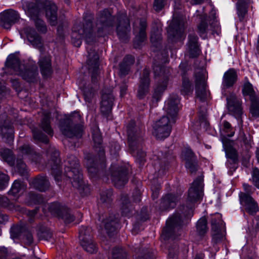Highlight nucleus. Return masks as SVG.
<instances>
[{"mask_svg": "<svg viewBox=\"0 0 259 259\" xmlns=\"http://www.w3.org/2000/svg\"><path fill=\"white\" fill-rule=\"evenodd\" d=\"M80 244L84 249L90 253H94L97 251L96 244L94 243L93 240L89 241V242H82Z\"/></svg>", "mask_w": 259, "mask_h": 259, "instance_id": "61", "label": "nucleus"}, {"mask_svg": "<svg viewBox=\"0 0 259 259\" xmlns=\"http://www.w3.org/2000/svg\"><path fill=\"white\" fill-rule=\"evenodd\" d=\"M168 81V77L164 76L163 77V80L158 83L157 86L154 89V93L153 94V102L155 101L156 103H157L161 99L163 92L166 89Z\"/></svg>", "mask_w": 259, "mask_h": 259, "instance_id": "34", "label": "nucleus"}, {"mask_svg": "<svg viewBox=\"0 0 259 259\" xmlns=\"http://www.w3.org/2000/svg\"><path fill=\"white\" fill-rule=\"evenodd\" d=\"M161 63L159 62H155L154 61L153 62V72L154 74V77L156 78L157 77H161L162 81L163 80V77L164 76H166L168 77V76L164 74V68L161 65Z\"/></svg>", "mask_w": 259, "mask_h": 259, "instance_id": "54", "label": "nucleus"}, {"mask_svg": "<svg viewBox=\"0 0 259 259\" xmlns=\"http://www.w3.org/2000/svg\"><path fill=\"white\" fill-rule=\"evenodd\" d=\"M179 199V196L178 195L172 193L167 194L161 199L159 209L164 211L174 208L176 206Z\"/></svg>", "mask_w": 259, "mask_h": 259, "instance_id": "30", "label": "nucleus"}, {"mask_svg": "<svg viewBox=\"0 0 259 259\" xmlns=\"http://www.w3.org/2000/svg\"><path fill=\"white\" fill-rule=\"evenodd\" d=\"M30 185L34 189L40 192L48 190L50 187V183L47 177L42 175H39L34 178L30 182Z\"/></svg>", "mask_w": 259, "mask_h": 259, "instance_id": "27", "label": "nucleus"}, {"mask_svg": "<svg viewBox=\"0 0 259 259\" xmlns=\"http://www.w3.org/2000/svg\"><path fill=\"white\" fill-rule=\"evenodd\" d=\"M48 209L52 214L62 219L65 224H69L74 220V216L70 210L59 202H54L48 204Z\"/></svg>", "mask_w": 259, "mask_h": 259, "instance_id": "11", "label": "nucleus"}, {"mask_svg": "<svg viewBox=\"0 0 259 259\" xmlns=\"http://www.w3.org/2000/svg\"><path fill=\"white\" fill-rule=\"evenodd\" d=\"M116 28L117 35L120 41L126 42L129 39L130 25L129 20L125 15H121L118 19Z\"/></svg>", "mask_w": 259, "mask_h": 259, "instance_id": "20", "label": "nucleus"}, {"mask_svg": "<svg viewBox=\"0 0 259 259\" xmlns=\"http://www.w3.org/2000/svg\"><path fill=\"white\" fill-rule=\"evenodd\" d=\"M93 232L92 228L89 227L82 226L79 231V239L80 243L89 242L93 240Z\"/></svg>", "mask_w": 259, "mask_h": 259, "instance_id": "38", "label": "nucleus"}, {"mask_svg": "<svg viewBox=\"0 0 259 259\" xmlns=\"http://www.w3.org/2000/svg\"><path fill=\"white\" fill-rule=\"evenodd\" d=\"M153 128L156 137L161 140L169 136L172 126L168 117L163 116L156 121Z\"/></svg>", "mask_w": 259, "mask_h": 259, "instance_id": "12", "label": "nucleus"}, {"mask_svg": "<svg viewBox=\"0 0 259 259\" xmlns=\"http://www.w3.org/2000/svg\"><path fill=\"white\" fill-rule=\"evenodd\" d=\"M6 66L12 69L14 71L19 72L23 64L20 63L19 59L14 54L10 55L5 63Z\"/></svg>", "mask_w": 259, "mask_h": 259, "instance_id": "36", "label": "nucleus"}, {"mask_svg": "<svg viewBox=\"0 0 259 259\" xmlns=\"http://www.w3.org/2000/svg\"><path fill=\"white\" fill-rule=\"evenodd\" d=\"M81 116L78 112H74L60 121V128L65 136L72 138H81L84 127L80 123Z\"/></svg>", "mask_w": 259, "mask_h": 259, "instance_id": "4", "label": "nucleus"}, {"mask_svg": "<svg viewBox=\"0 0 259 259\" xmlns=\"http://www.w3.org/2000/svg\"><path fill=\"white\" fill-rule=\"evenodd\" d=\"M196 232L200 237H204L206 234L208 228L207 227V221L205 217L201 218L197 222Z\"/></svg>", "mask_w": 259, "mask_h": 259, "instance_id": "41", "label": "nucleus"}, {"mask_svg": "<svg viewBox=\"0 0 259 259\" xmlns=\"http://www.w3.org/2000/svg\"><path fill=\"white\" fill-rule=\"evenodd\" d=\"M1 132L4 141L9 145L12 144L14 140V130L12 126L10 124L3 126Z\"/></svg>", "mask_w": 259, "mask_h": 259, "instance_id": "37", "label": "nucleus"}, {"mask_svg": "<svg viewBox=\"0 0 259 259\" xmlns=\"http://www.w3.org/2000/svg\"><path fill=\"white\" fill-rule=\"evenodd\" d=\"M135 63V57L134 55H126L118 64V74L119 76L124 77L129 74Z\"/></svg>", "mask_w": 259, "mask_h": 259, "instance_id": "23", "label": "nucleus"}, {"mask_svg": "<svg viewBox=\"0 0 259 259\" xmlns=\"http://www.w3.org/2000/svg\"><path fill=\"white\" fill-rule=\"evenodd\" d=\"M185 166L191 174H195L198 169V160L194 152L190 149H186L184 152Z\"/></svg>", "mask_w": 259, "mask_h": 259, "instance_id": "24", "label": "nucleus"}, {"mask_svg": "<svg viewBox=\"0 0 259 259\" xmlns=\"http://www.w3.org/2000/svg\"><path fill=\"white\" fill-rule=\"evenodd\" d=\"M18 152V156H25L29 158L32 157L35 154V152L32 147L28 144H24L19 147Z\"/></svg>", "mask_w": 259, "mask_h": 259, "instance_id": "45", "label": "nucleus"}, {"mask_svg": "<svg viewBox=\"0 0 259 259\" xmlns=\"http://www.w3.org/2000/svg\"><path fill=\"white\" fill-rule=\"evenodd\" d=\"M229 111L237 119L241 118L242 108L241 102L234 94H231L227 98Z\"/></svg>", "mask_w": 259, "mask_h": 259, "instance_id": "21", "label": "nucleus"}, {"mask_svg": "<svg viewBox=\"0 0 259 259\" xmlns=\"http://www.w3.org/2000/svg\"><path fill=\"white\" fill-rule=\"evenodd\" d=\"M46 15L51 25H56L57 21V7L53 2L46 1L45 3Z\"/></svg>", "mask_w": 259, "mask_h": 259, "instance_id": "31", "label": "nucleus"}, {"mask_svg": "<svg viewBox=\"0 0 259 259\" xmlns=\"http://www.w3.org/2000/svg\"><path fill=\"white\" fill-rule=\"evenodd\" d=\"M185 20L182 15H177L176 13L174 14L167 30L169 40L174 42L185 38Z\"/></svg>", "mask_w": 259, "mask_h": 259, "instance_id": "8", "label": "nucleus"}, {"mask_svg": "<svg viewBox=\"0 0 259 259\" xmlns=\"http://www.w3.org/2000/svg\"><path fill=\"white\" fill-rule=\"evenodd\" d=\"M154 54L155 55L153 60L155 62L161 64L166 63L168 62V52L167 50H153Z\"/></svg>", "mask_w": 259, "mask_h": 259, "instance_id": "44", "label": "nucleus"}, {"mask_svg": "<svg viewBox=\"0 0 259 259\" xmlns=\"http://www.w3.org/2000/svg\"><path fill=\"white\" fill-rule=\"evenodd\" d=\"M38 64L40 73L43 77L45 78L50 77L53 72L51 56L48 55L41 57L39 60Z\"/></svg>", "mask_w": 259, "mask_h": 259, "instance_id": "28", "label": "nucleus"}, {"mask_svg": "<svg viewBox=\"0 0 259 259\" xmlns=\"http://www.w3.org/2000/svg\"><path fill=\"white\" fill-rule=\"evenodd\" d=\"M161 40L160 30L157 29L156 31H152L151 35V42L153 46L158 47V45Z\"/></svg>", "mask_w": 259, "mask_h": 259, "instance_id": "59", "label": "nucleus"}, {"mask_svg": "<svg viewBox=\"0 0 259 259\" xmlns=\"http://www.w3.org/2000/svg\"><path fill=\"white\" fill-rule=\"evenodd\" d=\"M111 259H127V253L123 248L115 247L112 250Z\"/></svg>", "mask_w": 259, "mask_h": 259, "instance_id": "52", "label": "nucleus"}, {"mask_svg": "<svg viewBox=\"0 0 259 259\" xmlns=\"http://www.w3.org/2000/svg\"><path fill=\"white\" fill-rule=\"evenodd\" d=\"M26 189L24 184L19 181L15 180L8 191V194L17 199L24 192Z\"/></svg>", "mask_w": 259, "mask_h": 259, "instance_id": "33", "label": "nucleus"}, {"mask_svg": "<svg viewBox=\"0 0 259 259\" xmlns=\"http://www.w3.org/2000/svg\"><path fill=\"white\" fill-rule=\"evenodd\" d=\"M10 180L9 176L2 171H0V190H3L5 189Z\"/></svg>", "mask_w": 259, "mask_h": 259, "instance_id": "63", "label": "nucleus"}, {"mask_svg": "<svg viewBox=\"0 0 259 259\" xmlns=\"http://www.w3.org/2000/svg\"><path fill=\"white\" fill-rule=\"evenodd\" d=\"M203 182L201 176L193 181L188 191L186 205H181L179 210L167 220L162 234L164 240L179 236L183 227L189 224L193 215L194 204L201 200L203 196Z\"/></svg>", "mask_w": 259, "mask_h": 259, "instance_id": "1", "label": "nucleus"}, {"mask_svg": "<svg viewBox=\"0 0 259 259\" xmlns=\"http://www.w3.org/2000/svg\"><path fill=\"white\" fill-rule=\"evenodd\" d=\"M252 180L253 185L259 189V169L254 167L252 171Z\"/></svg>", "mask_w": 259, "mask_h": 259, "instance_id": "64", "label": "nucleus"}, {"mask_svg": "<svg viewBox=\"0 0 259 259\" xmlns=\"http://www.w3.org/2000/svg\"><path fill=\"white\" fill-rule=\"evenodd\" d=\"M33 134V137L35 140L44 143L45 144H48L49 140L48 137L44 134L37 127H34L32 130Z\"/></svg>", "mask_w": 259, "mask_h": 259, "instance_id": "49", "label": "nucleus"}, {"mask_svg": "<svg viewBox=\"0 0 259 259\" xmlns=\"http://www.w3.org/2000/svg\"><path fill=\"white\" fill-rule=\"evenodd\" d=\"M16 167L19 173L22 176H25L27 174V166L23 159L18 157L16 161Z\"/></svg>", "mask_w": 259, "mask_h": 259, "instance_id": "57", "label": "nucleus"}, {"mask_svg": "<svg viewBox=\"0 0 259 259\" xmlns=\"http://www.w3.org/2000/svg\"><path fill=\"white\" fill-rule=\"evenodd\" d=\"M92 138L94 142V148L98 152L99 161H94L90 154L87 155L85 158L87 160V167L89 172L93 176L96 175L100 168L105 166V150L102 146V137L98 127H95L92 129Z\"/></svg>", "mask_w": 259, "mask_h": 259, "instance_id": "3", "label": "nucleus"}, {"mask_svg": "<svg viewBox=\"0 0 259 259\" xmlns=\"http://www.w3.org/2000/svg\"><path fill=\"white\" fill-rule=\"evenodd\" d=\"M64 175L81 194L87 195L90 192L89 186L83 180V175L77 158L73 155H68L64 160Z\"/></svg>", "mask_w": 259, "mask_h": 259, "instance_id": "2", "label": "nucleus"}, {"mask_svg": "<svg viewBox=\"0 0 259 259\" xmlns=\"http://www.w3.org/2000/svg\"><path fill=\"white\" fill-rule=\"evenodd\" d=\"M147 22L145 19L138 20L134 23V32L135 37L134 44L136 47H141L147 40L146 29Z\"/></svg>", "mask_w": 259, "mask_h": 259, "instance_id": "15", "label": "nucleus"}, {"mask_svg": "<svg viewBox=\"0 0 259 259\" xmlns=\"http://www.w3.org/2000/svg\"><path fill=\"white\" fill-rule=\"evenodd\" d=\"M26 226H13L11 228V237L13 239H21L23 231L25 230Z\"/></svg>", "mask_w": 259, "mask_h": 259, "instance_id": "50", "label": "nucleus"}, {"mask_svg": "<svg viewBox=\"0 0 259 259\" xmlns=\"http://www.w3.org/2000/svg\"><path fill=\"white\" fill-rule=\"evenodd\" d=\"M114 99L111 88H105L102 90L100 110L103 115L106 117L109 115L112 111Z\"/></svg>", "mask_w": 259, "mask_h": 259, "instance_id": "14", "label": "nucleus"}, {"mask_svg": "<svg viewBox=\"0 0 259 259\" xmlns=\"http://www.w3.org/2000/svg\"><path fill=\"white\" fill-rule=\"evenodd\" d=\"M87 63L91 74L92 82L96 85L100 78L99 56L96 50H89Z\"/></svg>", "mask_w": 259, "mask_h": 259, "instance_id": "10", "label": "nucleus"}, {"mask_svg": "<svg viewBox=\"0 0 259 259\" xmlns=\"http://www.w3.org/2000/svg\"><path fill=\"white\" fill-rule=\"evenodd\" d=\"M195 90L196 97L202 102L206 101L207 94L206 91V83L204 70L202 68L198 69L195 72Z\"/></svg>", "mask_w": 259, "mask_h": 259, "instance_id": "13", "label": "nucleus"}, {"mask_svg": "<svg viewBox=\"0 0 259 259\" xmlns=\"http://www.w3.org/2000/svg\"><path fill=\"white\" fill-rule=\"evenodd\" d=\"M127 135L129 148L134 152L144 141V125L136 124L134 121H130L127 125Z\"/></svg>", "mask_w": 259, "mask_h": 259, "instance_id": "6", "label": "nucleus"}, {"mask_svg": "<svg viewBox=\"0 0 259 259\" xmlns=\"http://www.w3.org/2000/svg\"><path fill=\"white\" fill-rule=\"evenodd\" d=\"M110 174L113 183L117 188L122 187L128 181V171L125 166L112 165Z\"/></svg>", "mask_w": 259, "mask_h": 259, "instance_id": "9", "label": "nucleus"}, {"mask_svg": "<svg viewBox=\"0 0 259 259\" xmlns=\"http://www.w3.org/2000/svg\"><path fill=\"white\" fill-rule=\"evenodd\" d=\"M180 91L181 94L184 96L189 95L193 93V84L187 76H184L182 78V87Z\"/></svg>", "mask_w": 259, "mask_h": 259, "instance_id": "43", "label": "nucleus"}, {"mask_svg": "<svg viewBox=\"0 0 259 259\" xmlns=\"http://www.w3.org/2000/svg\"><path fill=\"white\" fill-rule=\"evenodd\" d=\"M121 201L122 215L127 217L131 216L133 213V210L128 196L126 195H122L121 196Z\"/></svg>", "mask_w": 259, "mask_h": 259, "instance_id": "39", "label": "nucleus"}, {"mask_svg": "<svg viewBox=\"0 0 259 259\" xmlns=\"http://www.w3.org/2000/svg\"><path fill=\"white\" fill-rule=\"evenodd\" d=\"M20 19L19 13L13 10H6L0 14V26L9 29Z\"/></svg>", "mask_w": 259, "mask_h": 259, "instance_id": "17", "label": "nucleus"}, {"mask_svg": "<svg viewBox=\"0 0 259 259\" xmlns=\"http://www.w3.org/2000/svg\"><path fill=\"white\" fill-rule=\"evenodd\" d=\"M208 30V25L207 24V20L206 19V17L204 16L202 18L201 22L197 26L198 33L199 34L200 36L204 38L206 35Z\"/></svg>", "mask_w": 259, "mask_h": 259, "instance_id": "51", "label": "nucleus"}, {"mask_svg": "<svg viewBox=\"0 0 259 259\" xmlns=\"http://www.w3.org/2000/svg\"><path fill=\"white\" fill-rule=\"evenodd\" d=\"M0 155L3 159L7 162L9 165H14V157L12 151L9 149H2L0 151Z\"/></svg>", "mask_w": 259, "mask_h": 259, "instance_id": "46", "label": "nucleus"}, {"mask_svg": "<svg viewBox=\"0 0 259 259\" xmlns=\"http://www.w3.org/2000/svg\"><path fill=\"white\" fill-rule=\"evenodd\" d=\"M26 202L28 205L41 204L45 202V199L41 194L30 192L26 196Z\"/></svg>", "mask_w": 259, "mask_h": 259, "instance_id": "40", "label": "nucleus"}, {"mask_svg": "<svg viewBox=\"0 0 259 259\" xmlns=\"http://www.w3.org/2000/svg\"><path fill=\"white\" fill-rule=\"evenodd\" d=\"M250 101V113L253 117H259V98L254 99Z\"/></svg>", "mask_w": 259, "mask_h": 259, "instance_id": "58", "label": "nucleus"}, {"mask_svg": "<svg viewBox=\"0 0 259 259\" xmlns=\"http://www.w3.org/2000/svg\"><path fill=\"white\" fill-rule=\"evenodd\" d=\"M187 46L189 49H198L200 45L198 37L194 34H190L188 36Z\"/></svg>", "mask_w": 259, "mask_h": 259, "instance_id": "60", "label": "nucleus"}, {"mask_svg": "<svg viewBox=\"0 0 259 259\" xmlns=\"http://www.w3.org/2000/svg\"><path fill=\"white\" fill-rule=\"evenodd\" d=\"M180 99L177 95H171L168 99L165 105V109L168 115L172 119V122H175L174 118L177 115L179 110Z\"/></svg>", "mask_w": 259, "mask_h": 259, "instance_id": "25", "label": "nucleus"}, {"mask_svg": "<svg viewBox=\"0 0 259 259\" xmlns=\"http://www.w3.org/2000/svg\"><path fill=\"white\" fill-rule=\"evenodd\" d=\"M113 200L112 189H107L101 191L99 203L104 207H109L111 206Z\"/></svg>", "mask_w": 259, "mask_h": 259, "instance_id": "35", "label": "nucleus"}, {"mask_svg": "<svg viewBox=\"0 0 259 259\" xmlns=\"http://www.w3.org/2000/svg\"><path fill=\"white\" fill-rule=\"evenodd\" d=\"M242 93L244 96H249L250 100L258 98L253 89L252 84L247 82L244 84L242 89Z\"/></svg>", "mask_w": 259, "mask_h": 259, "instance_id": "55", "label": "nucleus"}, {"mask_svg": "<svg viewBox=\"0 0 259 259\" xmlns=\"http://www.w3.org/2000/svg\"><path fill=\"white\" fill-rule=\"evenodd\" d=\"M226 155L227 161L238 160V155L237 150L231 146L226 147Z\"/></svg>", "mask_w": 259, "mask_h": 259, "instance_id": "56", "label": "nucleus"}, {"mask_svg": "<svg viewBox=\"0 0 259 259\" xmlns=\"http://www.w3.org/2000/svg\"><path fill=\"white\" fill-rule=\"evenodd\" d=\"M239 199L240 203L244 211L249 214L254 215L258 211L257 203L251 196L240 192L239 194Z\"/></svg>", "mask_w": 259, "mask_h": 259, "instance_id": "16", "label": "nucleus"}, {"mask_svg": "<svg viewBox=\"0 0 259 259\" xmlns=\"http://www.w3.org/2000/svg\"><path fill=\"white\" fill-rule=\"evenodd\" d=\"M37 236L39 240H49L52 237V233L47 227L40 226L38 230Z\"/></svg>", "mask_w": 259, "mask_h": 259, "instance_id": "48", "label": "nucleus"}, {"mask_svg": "<svg viewBox=\"0 0 259 259\" xmlns=\"http://www.w3.org/2000/svg\"><path fill=\"white\" fill-rule=\"evenodd\" d=\"M237 80V72L234 69H230L223 76L222 85L223 89H228L233 86Z\"/></svg>", "mask_w": 259, "mask_h": 259, "instance_id": "32", "label": "nucleus"}, {"mask_svg": "<svg viewBox=\"0 0 259 259\" xmlns=\"http://www.w3.org/2000/svg\"><path fill=\"white\" fill-rule=\"evenodd\" d=\"M211 232L222 231L223 228V222L219 213L212 215L211 219Z\"/></svg>", "mask_w": 259, "mask_h": 259, "instance_id": "42", "label": "nucleus"}, {"mask_svg": "<svg viewBox=\"0 0 259 259\" xmlns=\"http://www.w3.org/2000/svg\"><path fill=\"white\" fill-rule=\"evenodd\" d=\"M24 244L27 245H31L33 243V237L31 230L26 226L23 231L22 236L21 239Z\"/></svg>", "mask_w": 259, "mask_h": 259, "instance_id": "53", "label": "nucleus"}, {"mask_svg": "<svg viewBox=\"0 0 259 259\" xmlns=\"http://www.w3.org/2000/svg\"><path fill=\"white\" fill-rule=\"evenodd\" d=\"M18 74L26 81L35 82L37 81L38 75L37 67L32 62L24 64Z\"/></svg>", "mask_w": 259, "mask_h": 259, "instance_id": "18", "label": "nucleus"}, {"mask_svg": "<svg viewBox=\"0 0 259 259\" xmlns=\"http://www.w3.org/2000/svg\"><path fill=\"white\" fill-rule=\"evenodd\" d=\"M222 129L225 133L226 136L229 137H232L234 134V131L231 124L226 120L223 122V127Z\"/></svg>", "mask_w": 259, "mask_h": 259, "instance_id": "62", "label": "nucleus"}, {"mask_svg": "<svg viewBox=\"0 0 259 259\" xmlns=\"http://www.w3.org/2000/svg\"><path fill=\"white\" fill-rule=\"evenodd\" d=\"M149 76L150 70L147 68H144L140 77L138 90L137 97L139 99H143L149 92L150 83Z\"/></svg>", "mask_w": 259, "mask_h": 259, "instance_id": "22", "label": "nucleus"}, {"mask_svg": "<svg viewBox=\"0 0 259 259\" xmlns=\"http://www.w3.org/2000/svg\"><path fill=\"white\" fill-rule=\"evenodd\" d=\"M113 19L114 17L111 16L108 10L105 9L103 11L97 20L98 36H101L102 32H107L109 30L110 27L113 26Z\"/></svg>", "mask_w": 259, "mask_h": 259, "instance_id": "19", "label": "nucleus"}, {"mask_svg": "<svg viewBox=\"0 0 259 259\" xmlns=\"http://www.w3.org/2000/svg\"><path fill=\"white\" fill-rule=\"evenodd\" d=\"M24 31L27 39L33 47L38 48L45 47L40 37L33 28L28 27L24 28Z\"/></svg>", "mask_w": 259, "mask_h": 259, "instance_id": "29", "label": "nucleus"}, {"mask_svg": "<svg viewBox=\"0 0 259 259\" xmlns=\"http://www.w3.org/2000/svg\"><path fill=\"white\" fill-rule=\"evenodd\" d=\"M105 229L108 235L111 237L116 233L119 222V214L111 213L108 217L103 221Z\"/></svg>", "mask_w": 259, "mask_h": 259, "instance_id": "26", "label": "nucleus"}, {"mask_svg": "<svg viewBox=\"0 0 259 259\" xmlns=\"http://www.w3.org/2000/svg\"><path fill=\"white\" fill-rule=\"evenodd\" d=\"M83 28L81 25H74L71 34V41L74 46L79 48L81 44V39L85 37L86 41L90 43L93 38L92 23L91 19H84Z\"/></svg>", "mask_w": 259, "mask_h": 259, "instance_id": "5", "label": "nucleus"}, {"mask_svg": "<svg viewBox=\"0 0 259 259\" xmlns=\"http://www.w3.org/2000/svg\"><path fill=\"white\" fill-rule=\"evenodd\" d=\"M48 157L47 166L51 169V173L56 182H60L62 179V168L60 152L54 147L50 146L47 150Z\"/></svg>", "mask_w": 259, "mask_h": 259, "instance_id": "7", "label": "nucleus"}, {"mask_svg": "<svg viewBox=\"0 0 259 259\" xmlns=\"http://www.w3.org/2000/svg\"><path fill=\"white\" fill-rule=\"evenodd\" d=\"M40 127L51 137L53 136V130L50 125V118L49 115H45L41 120Z\"/></svg>", "mask_w": 259, "mask_h": 259, "instance_id": "47", "label": "nucleus"}]
</instances>
